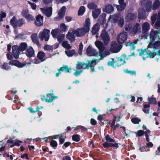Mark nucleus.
Instances as JSON below:
<instances>
[{"label":"nucleus","mask_w":160,"mask_h":160,"mask_svg":"<svg viewBox=\"0 0 160 160\" xmlns=\"http://www.w3.org/2000/svg\"><path fill=\"white\" fill-rule=\"evenodd\" d=\"M148 48H157L160 47V33L159 30L152 29L150 34V40Z\"/></svg>","instance_id":"1"},{"label":"nucleus","mask_w":160,"mask_h":160,"mask_svg":"<svg viewBox=\"0 0 160 160\" xmlns=\"http://www.w3.org/2000/svg\"><path fill=\"white\" fill-rule=\"evenodd\" d=\"M28 45L25 42H22L20 45L19 47L17 46H13L12 47V52L14 58L18 59L20 54L19 51H23L25 50Z\"/></svg>","instance_id":"2"},{"label":"nucleus","mask_w":160,"mask_h":160,"mask_svg":"<svg viewBox=\"0 0 160 160\" xmlns=\"http://www.w3.org/2000/svg\"><path fill=\"white\" fill-rule=\"evenodd\" d=\"M96 60L93 59L92 60H90L88 61L87 63H85L84 62H78L76 64V69L77 70H79L81 69H88L89 67L92 68L93 65H95L96 64Z\"/></svg>","instance_id":"3"},{"label":"nucleus","mask_w":160,"mask_h":160,"mask_svg":"<svg viewBox=\"0 0 160 160\" xmlns=\"http://www.w3.org/2000/svg\"><path fill=\"white\" fill-rule=\"evenodd\" d=\"M11 24L14 28L18 27H21L24 24V22L22 18L17 20L15 16H13L10 21Z\"/></svg>","instance_id":"4"},{"label":"nucleus","mask_w":160,"mask_h":160,"mask_svg":"<svg viewBox=\"0 0 160 160\" xmlns=\"http://www.w3.org/2000/svg\"><path fill=\"white\" fill-rule=\"evenodd\" d=\"M50 35V31L44 29L39 34V37L40 40L42 41L44 39L45 41L48 40Z\"/></svg>","instance_id":"5"},{"label":"nucleus","mask_w":160,"mask_h":160,"mask_svg":"<svg viewBox=\"0 0 160 160\" xmlns=\"http://www.w3.org/2000/svg\"><path fill=\"white\" fill-rule=\"evenodd\" d=\"M88 32L83 27L73 29V32L77 37H82L85 36Z\"/></svg>","instance_id":"6"},{"label":"nucleus","mask_w":160,"mask_h":160,"mask_svg":"<svg viewBox=\"0 0 160 160\" xmlns=\"http://www.w3.org/2000/svg\"><path fill=\"white\" fill-rule=\"evenodd\" d=\"M107 29L105 28L102 30L100 34V37L105 44H108L110 40V38L106 32Z\"/></svg>","instance_id":"7"},{"label":"nucleus","mask_w":160,"mask_h":160,"mask_svg":"<svg viewBox=\"0 0 160 160\" xmlns=\"http://www.w3.org/2000/svg\"><path fill=\"white\" fill-rule=\"evenodd\" d=\"M122 116L121 114H120L114 117V119L111 124L112 129L113 130H115L119 127L120 125L119 123H118V122L120 121Z\"/></svg>","instance_id":"8"},{"label":"nucleus","mask_w":160,"mask_h":160,"mask_svg":"<svg viewBox=\"0 0 160 160\" xmlns=\"http://www.w3.org/2000/svg\"><path fill=\"white\" fill-rule=\"evenodd\" d=\"M111 45V47L110 50L113 53H117L119 52L122 48L121 45L117 43L115 41L112 42Z\"/></svg>","instance_id":"9"},{"label":"nucleus","mask_w":160,"mask_h":160,"mask_svg":"<svg viewBox=\"0 0 160 160\" xmlns=\"http://www.w3.org/2000/svg\"><path fill=\"white\" fill-rule=\"evenodd\" d=\"M37 57L38 60L36 59L34 61V63L37 64L45 61L46 59L45 57V53L42 51H39L38 52Z\"/></svg>","instance_id":"10"},{"label":"nucleus","mask_w":160,"mask_h":160,"mask_svg":"<svg viewBox=\"0 0 160 160\" xmlns=\"http://www.w3.org/2000/svg\"><path fill=\"white\" fill-rule=\"evenodd\" d=\"M86 53L88 56L98 57V52L90 45L88 47Z\"/></svg>","instance_id":"11"},{"label":"nucleus","mask_w":160,"mask_h":160,"mask_svg":"<svg viewBox=\"0 0 160 160\" xmlns=\"http://www.w3.org/2000/svg\"><path fill=\"white\" fill-rule=\"evenodd\" d=\"M151 20L152 24H154L156 21L155 26L157 27H160V13H158V15L155 14L152 16L151 17Z\"/></svg>","instance_id":"12"},{"label":"nucleus","mask_w":160,"mask_h":160,"mask_svg":"<svg viewBox=\"0 0 160 160\" xmlns=\"http://www.w3.org/2000/svg\"><path fill=\"white\" fill-rule=\"evenodd\" d=\"M127 33L125 32H123L118 35L117 38V41L119 43H123L127 40Z\"/></svg>","instance_id":"13"},{"label":"nucleus","mask_w":160,"mask_h":160,"mask_svg":"<svg viewBox=\"0 0 160 160\" xmlns=\"http://www.w3.org/2000/svg\"><path fill=\"white\" fill-rule=\"evenodd\" d=\"M122 57L124 58L122 59L121 58H114V59H115L116 64H115V66L118 67L121 66L125 62V59L126 58V55L125 54H123Z\"/></svg>","instance_id":"14"},{"label":"nucleus","mask_w":160,"mask_h":160,"mask_svg":"<svg viewBox=\"0 0 160 160\" xmlns=\"http://www.w3.org/2000/svg\"><path fill=\"white\" fill-rule=\"evenodd\" d=\"M40 9L42 12L47 17H50L52 14V8L51 7L47 8H41Z\"/></svg>","instance_id":"15"},{"label":"nucleus","mask_w":160,"mask_h":160,"mask_svg":"<svg viewBox=\"0 0 160 160\" xmlns=\"http://www.w3.org/2000/svg\"><path fill=\"white\" fill-rule=\"evenodd\" d=\"M124 0H119L118 2L119 5H114V6L116 7L118 11H122L126 7L125 3L124 2Z\"/></svg>","instance_id":"16"},{"label":"nucleus","mask_w":160,"mask_h":160,"mask_svg":"<svg viewBox=\"0 0 160 160\" xmlns=\"http://www.w3.org/2000/svg\"><path fill=\"white\" fill-rule=\"evenodd\" d=\"M141 30L140 24L138 23H137L133 26L131 31V33L135 34L138 32H140Z\"/></svg>","instance_id":"17"},{"label":"nucleus","mask_w":160,"mask_h":160,"mask_svg":"<svg viewBox=\"0 0 160 160\" xmlns=\"http://www.w3.org/2000/svg\"><path fill=\"white\" fill-rule=\"evenodd\" d=\"M26 55L28 58H31L34 57L35 51L32 47H30L28 48L26 51Z\"/></svg>","instance_id":"18"},{"label":"nucleus","mask_w":160,"mask_h":160,"mask_svg":"<svg viewBox=\"0 0 160 160\" xmlns=\"http://www.w3.org/2000/svg\"><path fill=\"white\" fill-rule=\"evenodd\" d=\"M66 8L65 6H63L60 10L58 13V17L55 18L56 20H59L63 18L65 15Z\"/></svg>","instance_id":"19"},{"label":"nucleus","mask_w":160,"mask_h":160,"mask_svg":"<svg viewBox=\"0 0 160 160\" xmlns=\"http://www.w3.org/2000/svg\"><path fill=\"white\" fill-rule=\"evenodd\" d=\"M142 32L143 33H147L150 29V26L149 23L145 22L142 25Z\"/></svg>","instance_id":"20"},{"label":"nucleus","mask_w":160,"mask_h":160,"mask_svg":"<svg viewBox=\"0 0 160 160\" xmlns=\"http://www.w3.org/2000/svg\"><path fill=\"white\" fill-rule=\"evenodd\" d=\"M67 38L71 42L74 41L75 40V34L73 32V29L68 32L66 35Z\"/></svg>","instance_id":"21"},{"label":"nucleus","mask_w":160,"mask_h":160,"mask_svg":"<svg viewBox=\"0 0 160 160\" xmlns=\"http://www.w3.org/2000/svg\"><path fill=\"white\" fill-rule=\"evenodd\" d=\"M110 50L108 49H106L103 52V51L99 52L98 55L100 57V59H103L104 58L106 57L107 56L109 55L110 54Z\"/></svg>","instance_id":"22"},{"label":"nucleus","mask_w":160,"mask_h":160,"mask_svg":"<svg viewBox=\"0 0 160 160\" xmlns=\"http://www.w3.org/2000/svg\"><path fill=\"white\" fill-rule=\"evenodd\" d=\"M9 63L12 66L14 65L19 68H22L25 65L24 64L19 62L17 60H11Z\"/></svg>","instance_id":"23"},{"label":"nucleus","mask_w":160,"mask_h":160,"mask_svg":"<svg viewBox=\"0 0 160 160\" xmlns=\"http://www.w3.org/2000/svg\"><path fill=\"white\" fill-rule=\"evenodd\" d=\"M43 17L41 15H38L36 17L35 24L36 25L40 26L42 25L43 23Z\"/></svg>","instance_id":"24"},{"label":"nucleus","mask_w":160,"mask_h":160,"mask_svg":"<svg viewBox=\"0 0 160 160\" xmlns=\"http://www.w3.org/2000/svg\"><path fill=\"white\" fill-rule=\"evenodd\" d=\"M95 44L99 49V52L104 50L105 47L102 42L97 41L95 42Z\"/></svg>","instance_id":"25"},{"label":"nucleus","mask_w":160,"mask_h":160,"mask_svg":"<svg viewBox=\"0 0 160 160\" xmlns=\"http://www.w3.org/2000/svg\"><path fill=\"white\" fill-rule=\"evenodd\" d=\"M120 16L119 14H114L112 15H110L109 18V20L112 22L116 23L117 22L119 17Z\"/></svg>","instance_id":"26"},{"label":"nucleus","mask_w":160,"mask_h":160,"mask_svg":"<svg viewBox=\"0 0 160 160\" xmlns=\"http://www.w3.org/2000/svg\"><path fill=\"white\" fill-rule=\"evenodd\" d=\"M146 11L148 12L152 10V2L151 1L148 0L147 1L145 4Z\"/></svg>","instance_id":"27"},{"label":"nucleus","mask_w":160,"mask_h":160,"mask_svg":"<svg viewBox=\"0 0 160 160\" xmlns=\"http://www.w3.org/2000/svg\"><path fill=\"white\" fill-rule=\"evenodd\" d=\"M52 93H48L47 94V97L45 99V101L47 102H52L56 98L53 96Z\"/></svg>","instance_id":"28"},{"label":"nucleus","mask_w":160,"mask_h":160,"mask_svg":"<svg viewBox=\"0 0 160 160\" xmlns=\"http://www.w3.org/2000/svg\"><path fill=\"white\" fill-rule=\"evenodd\" d=\"M149 52L145 49L144 50H141L140 52L139 53V55L142 57V58L143 60H145L146 58L148 57V53H149Z\"/></svg>","instance_id":"29"},{"label":"nucleus","mask_w":160,"mask_h":160,"mask_svg":"<svg viewBox=\"0 0 160 160\" xmlns=\"http://www.w3.org/2000/svg\"><path fill=\"white\" fill-rule=\"evenodd\" d=\"M90 19L89 18H87L85 20V24L83 28L88 32H89L90 30Z\"/></svg>","instance_id":"30"},{"label":"nucleus","mask_w":160,"mask_h":160,"mask_svg":"<svg viewBox=\"0 0 160 160\" xmlns=\"http://www.w3.org/2000/svg\"><path fill=\"white\" fill-rule=\"evenodd\" d=\"M100 28V25L98 23H96L92 28V34H96Z\"/></svg>","instance_id":"31"},{"label":"nucleus","mask_w":160,"mask_h":160,"mask_svg":"<svg viewBox=\"0 0 160 160\" xmlns=\"http://www.w3.org/2000/svg\"><path fill=\"white\" fill-rule=\"evenodd\" d=\"M135 18V15L132 13H129L126 16L125 20L126 22L130 21Z\"/></svg>","instance_id":"32"},{"label":"nucleus","mask_w":160,"mask_h":160,"mask_svg":"<svg viewBox=\"0 0 160 160\" xmlns=\"http://www.w3.org/2000/svg\"><path fill=\"white\" fill-rule=\"evenodd\" d=\"M101 12V9H96L92 11V16L94 18H96L98 16Z\"/></svg>","instance_id":"33"},{"label":"nucleus","mask_w":160,"mask_h":160,"mask_svg":"<svg viewBox=\"0 0 160 160\" xmlns=\"http://www.w3.org/2000/svg\"><path fill=\"white\" fill-rule=\"evenodd\" d=\"M160 7V1L159 0H155L153 3L152 10H156Z\"/></svg>","instance_id":"34"},{"label":"nucleus","mask_w":160,"mask_h":160,"mask_svg":"<svg viewBox=\"0 0 160 160\" xmlns=\"http://www.w3.org/2000/svg\"><path fill=\"white\" fill-rule=\"evenodd\" d=\"M71 67L69 68L67 65H63L60 68V70L62 72H65V73L70 72H71Z\"/></svg>","instance_id":"35"},{"label":"nucleus","mask_w":160,"mask_h":160,"mask_svg":"<svg viewBox=\"0 0 160 160\" xmlns=\"http://www.w3.org/2000/svg\"><path fill=\"white\" fill-rule=\"evenodd\" d=\"M114 8L111 5H108L105 7V11L107 13H110L114 10Z\"/></svg>","instance_id":"36"},{"label":"nucleus","mask_w":160,"mask_h":160,"mask_svg":"<svg viewBox=\"0 0 160 160\" xmlns=\"http://www.w3.org/2000/svg\"><path fill=\"white\" fill-rule=\"evenodd\" d=\"M68 49L65 51L66 55L68 57H71L75 54V51L74 50H69Z\"/></svg>","instance_id":"37"},{"label":"nucleus","mask_w":160,"mask_h":160,"mask_svg":"<svg viewBox=\"0 0 160 160\" xmlns=\"http://www.w3.org/2000/svg\"><path fill=\"white\" fill-rule=\"evenodd\" d=\"M118 23L120 27H122L124 23V21L122 16H120L118 20Z\"/></svg>","instance_id":"38"},{"label":"nucleus","mask_w":160,"mask_h":160,"mask_svg":"<svg viewBox=\"0 0 160 160\" xmlns=\"http://www.w3.org/2000/svg\"><path fill=\"white\" fill-rule=\"evenodd\" d=\"M31 37L32 40L34 43L37 45L39 44V41L38 38V35L37 34H32L31 35Z\"/></svg>","instance_id":"39"},{"label":"nucleus","mask_w":160,"mask_h":160,"mask_svg":"<svg viewBox=\"0 0 160 160\" xmlns=\"http://www.w3.org/2000/svg\"><path fill=\"white\" fill-rule=\"evenodd\" d=\"M145 12V10L142 8H140L139 10V18L141 19H143L145 18V17L143 15L144 14Z\"/></svg>","instance_id":"40"},{"label":"nucleus","mask_w":160,"mask_h":160,"mask_svg":"<svg viewBox=\"0 0 160 160\" xmlns=\"http://www.w3.org/2000/svg\"><path fill=\"white\" fill-rule=\"evenodd\" d=\"M85 11V8L84 6H81L79 9L78 15L79 16H82Z\"/></svg>","instance_id":"41"},{"label":"nucleus","mask_w":160,"mask_h":160,"mask_svg":"<svg viewBox=\"0 0 160 160\" xmlns=\"http://www.w3.org/2000/svg\"><path fill=\"white\" fill-rule=\"evenodd\" d=\"M62 45L64 48H66V50L71 49L72 47L67 41H64L62 42Z\"/></svg>","instance_id":"42"},{"label":"nucleus","mask_w":160,"mask_h":160,"mask_svg":"<svg viewBox=\"0 0 160 160\" xmlns=\"http://www.w3.org/2000/svg\"><path fill=\"white\" fill-rule=\"evenodd\" d=\"M59 29L56 28L52 30L51 34L53 37L55 38L57 36L58 34L59 33Z\"/></svg>","instance_id":"43"},{"label":"nucleus","mask_w":160,"mask_h":160,"mask_svg":"<svg viewBox=\"0 0 160 160\" xmlns=\"http://www.w3.org/2000/svg\"><path fill=\"white\" fill-rule=\"evenodd\" d=\"M88 7L90 9H96L97 6L93 2H90L88 4Z\"/></svg>","instance_id":"44"},{"label":"nucleus","mask_w":160,"mask_h":160,"mask_svg":"<svg viewBox=\"0 0 160 160\" xmlns=\"http://www.w3.org/2000/svg\"><path fill=\"white\" fill-rule=\"evenodd\" d=\"M148 102L150 104H155L156 103V99L153 97V95L148 98Z\"/></svg>","instance_id":"45"},{"label":"nucleus","mask_w":160,"mask_h":160,"mask_svg":"<svg viewBox=\"0 0 160 160\" xmlns=\"http://www.w3.org/2000/svg\"><path fill=\"white\" fill-rule=\"evenodd\" d=\"M132 29V25L131 24L127 25L125 26V30L130 34H132L131 31Z\"/></svg>","instance_id":"46"},{"label":"nucleus","mask_w":160,"mask_h":160,"mask_svg":"<svg viewBox=\"0 0 160 160\" xmlns=\"http://www.w3.org/2000/svg\"><path fill=\"white\" fill-rule=\"evenodd\" d=\"M149 107L150 105L149 104L144 105L143 106L144 108L143 109V112L146 114H148Z\"/></svg>","instance_id":"47"},{"label":"nucleus","mask_w":160,"mask_h":160,"mask_svg":"<svg viewBox=\"0 0 160 160\" xmlns=\"http://www.w3.org/2000/svg\"><path fill=\"white\" fill-rule=\"evenodd\" d=\"M60 28L62 31H66L67 30L68 27L65 24L62 23L60 24Z\"/></svg>","instance_id":"48"},{"label":"nucleus","mask_w":160,"mask_h":160,"mask_svg":"<svg viewBox=\"0 0 160 160\" xmlns=\"http://www.w3.org/2000/svg\"><path fill=\"white\" fill-rule=\"evenodd\" d=\"M65 37L64 34H60L58 35L57 37V38L58 41L60 43L63 40Z\"/></svg>","instance_id":"49"},{"label":"nucleus","mask_w":160,"mask_h":160,"mask_svg":"<svg viewBox=\"0 0 160 160\" xmlns=\"http://www.w3.org/2000/svg\"><path fill=\"white\" fill-rule=\"evenodd\" d=\"M105 26L104 29H105V28H107L106 32H108V31H109L110 32L109 33H111V34H112L114 32L113 29L112 28H109V27H108V25L106 23L105 24Z\"/></svg>","instance_id":"50"},{"label":"nucleus","mask_w":160,"mask_h":160,"mask_svg":"<svg viewBox=\"0 0 160 160\" xmlns=\"http://www.w3.org/2000/svg\"><path fill=\"white\" fill-rule=\"evenodd\" d=\"M107 64L109 66H112L114 68H115V67L114 66V64H116L115 59H114V58L112 59V61H109L108 62Z\"/></svg>","instance_id":"51"},{"label":"nucleus","mask_w":160,"mask_h":160,"mask_svg":"<svg viewBox=\"0 0 160 160\" xmlns=\"http://www.w3.org/2000/svg\"><path fill=\"white\" fill-rule=\"evenodd\" d=\"M136 134V137H141L144 134V132L143 130H139L137 132H134Z\"/></svg>","instance_id":"52"},{"label":"nucleus","mask_w":160,"mask_h":160,"mask_svg":"<svg viewBox=\"0 0 160 160\" xmlns=\"http://www.w3.org/2000/svg\"><path fill=\"white\" fill-rule=\"evenodd\" d=\"M1 67L2 69L6 70H8L10 68V66H9L8 63H4L3 65L1 66Z\"/></svg>","instance_id":"53"},{"label":"nucleus","mask_w":160,"mask_h":160,"mask_svg":"<svg viewBox=\"0 0 160 160\" xmlns=\"http://www.w3.org/2000/svg\"><path fill=\"white\" fill-rule=\"evenodd\" d=\"M28 22H31L34 20V18L32 15L29 14L26 18Z\"/></svg>","instance_id":"54"},{"label":"nucleus","mask_w":160,"mask_h":160,"mask_svg":"<svg viewBox=\"0 0 160 160\" xmlns=\"http://www.w3.org/2000/svg\"><path fill=\"white\" fill-rule=\"evenodd\" d=\"M124 72L126 73H129L130 75H131L132 76H133V75H134L135 76H136V72L134 71H132L129 70H124Z\"/></svg>","instance_id":"55"},{"label":"nucleus","mask_w":160,"mask_h":160,"mask_svg":"<svg viewBox=\"0 0 160 160\" xmlns=\"http://www.w3.org/2000/svg\"><path fill=\"white\" fill-rule=\"evenodd\" d=\"M105 138H106V141L108 142H115V140L114 139L111 138L110 137L109 135L108 134H107Z\"/></svg>","instance_id":"56"},{"label":"nucleus","mask_w":160,"mask_h":160,"mask_svg":"<svg viewBox=\"0 0 160 160\" xmlns=\"http://www.w3.org/2000/svg\"><path fill=\"white\" fill-rule=\"evenodd\" d=\"M53 48L51 46L48 45H45L44 47V49L47 51H50L52 50Z\"/></svg>","instance_id":"57"},{"label":"nucleus","mask_w":160,"mask_h":160,"mask_svg":"<svg viewBox=\"0 0 160 160\" xmlns=\"http://www.w3.org/2000/svg\"><path fill=\"white\" fill-rule=\"evenodd\" d=\"M72 140L76 142H78L80 140V137L79 135H74L72 137Z\"/></svg>","instance_id":"58"},{"label":"nucleus","mask_w":160,"mask_h":160,"mask_svg":"<svg viewBox=\"0 0 160 160\" xmlns=\"http://www.w3.org/2000/svg\"><path fill=\"white\" fill-rule=\"evenodd\" d=\"M132 122L134 124H138L141 121L140 119L138 118H134L132 119Z\"/></svg>","instance_id":"59"},{"label":"nucleus","mask_w":160,"mask_h":160,"mask_svg":"<svg viewBox=\"0 0 160 160\" xmlns=\"http://www.w3.org/2000/svg\"><path fill=\"white\" fill-rule=\"evenodd\" d=\"M50 145L52 147H56L57 146L58 144L56 141L52 140L50 142Z\"/></svg>","instance_id":"60"},{"label":"nucleus","mask_w":160,"mask_h":160,"mask_svg":"<svg viewBox=\"0 0 160 160\" xmlns=\"http://www.w3.org/2000/svg\"><path fill=\"white\" fill-rule=\"evenodd\" d=\"M32 8L33 10H35L37 6L35 3L33 2H31L29 1L28 2Z\"/></svg>","instance_id":"61"},{"label":"nucleus","mask_w":160,"mask_h":160,"mask_svg":"<svg viewBox=\"0 0 160 160\" xmlns=\"http://www.w3.org/2000/svg\"><path fill=\"white\" fill-rule=\"evenodd\" d=\"M78 70L76 69V70H74L76 71L73 73V74L76 77L80 75L81 73L82 72V70H81L80 71H78Z\"/></svg>","instance_id":"62"},{"label":"nucleus","mask_w":160,"mask_h":160,"mask_svg":"<svg viewBox=\"0 0 160 160\" xmlns=\"http://www.w3.org/2000/svg\"><path fill=\"white\" fill-rule=\"evenodd\" d=\"M22 142L21 141L15 140V141H14L13 143L15 146H19L20 145V143Z\"/></svg>","instance_id":"63"},{"label":"nucleus","mask_w":160,"mask_h":160,"mask_svg":"<svg viewBox=\"0 0 160 160\" xmlns=\"http://www.w3.org/2000/svg\"><path fill=\"white\" fill-rule=\"evenodd\" d=\"M28 11L27 10H24L22 12V14L25 18L29 14Z\"/></svg>","instance_id":"64"}]
</instances>
